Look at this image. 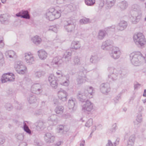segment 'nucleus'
I'll return each mask as SVG.
<instances>
[{
	"mask_svg": "<svg viewBox=\"0 0 146 146\" xmlns=\"http://www.w3.org/2000/svg\"><path fill=\"white\" fill-rule=\"evenodd\" d=\"M9 15L7 14H3L0 15V21L2 23H4L5 22L7 21Z\"/></svg>",
	"mask_w": 146,
	"mask_h": 146,
	"instance_id": "nucleus-35",
	"label": "nucleus"
},
{
	"mask_svg": "<svg viewBox=\"0 0 146 146\" xmlns=\"http://www.w3.org/2000/svg\"><path fill=\"white\" fill-rule=\"evenodd\" d=\"M90 79L84 78L83 77H80L78 76L76 79V81L77 84L81 85L85 83L86 82L90 81Z\"/></svg>",
	"mask_w": 146,
	"mask_h": 146,
	"instance_id": "nucleus-27",
	"label": "nucleus"
},
{
	"mask_svg": "<svg viewBox=\"0 0 146 146\" xmlns=\"http://www.w3.org/2000/svg\"><path fill=\"white\" fill-rule=\"evenodd\" d=\"M5 54L7 58L11 59L15 58L17 56L16 52L13 50L7 51L5 52Z\"/></svg>",
	"mask_w": 146,
	"mask_h": 146,
	"instance_id": "nucleus-23",
	"label": "nucleus"
},
{
	"mask_svg": "<svg viewBox=\"0 0 146 146\" xmlns=\"http://www.w3.org/2000/svg\"><path fill=\"white\" fill-rule=\"evenodd\" d=\"M117 128V124L115 123L112 125L111 128L109 129L110 132L111 133H114L116 131Z\"/></svg>",
	"mask_w": 146,
	"mask_h": 146,
	"instance_id": "nucleus-46",
	"label": "nucleus"
},
{
	"mask_svg": "<svg viewBox=\"0 0 146 146\" xmlns=\"http://www.w3.org/2000/svg\"><path fill=\"white\" fill-rule=\"evenodd\" d=\"M128 2L125 0L120 1L117 4L119 9L121 11L125 10L128 7Z\"/></svg>",
	"mask_w": 146,
	"mask_h": 146,
	"instance_id": "nucleus-20",
	"label": "nucleus"
},
{
	"mask_svg": "<svg viewBox=\"0 0 146 146\" xmlns=\"http://www.w3.org/2000/svg\"><path fill=\"white\" fill-rule=\"evenodd\" d=\"M63 63L61 57L57 56L54 58L51 62V64L53 66H60Z\"/></svg>",
	"mask_w": 146,
	"mask_h": 146,
	"instance_id": "nucleus-18",
	"label": "nucleus"
},
{
	"mask_svg": "<svg viewBox=\"0 0 146 146\" xmlns=\"http://www.w3.org/2000/svg\"><path fill=\"white\" fill-rule=\"evenodd\" d=\"M64 127L62 125H60L58 128V132L59 133H61L63 132Z\"/></svg>",
	"mask_w": 146,
	"mask_h": 146,
	"instance_id": "nucleus-58",
	"label": "nucleus"
},
{
	"mask_svg": "<svg viewBox=\"0 0 146 146\" xmlns=\"http://www.w3.org/2000/svg\"><path fill=\"white\" fill-rule=\"evenodd\" d=\"M85 3L88 6H92L95 3V0H85Z\"/></svg>",
	"mask_w": 146,
	"mask_h": 146,
	"instance_id": "nucleus-45",
	"label": "nucleus"
},
{
	"mask_svg": "<svg viewBox=\"0 0 146 146\" xmlns=\"http://www.w3.org/2000/svg\"><path fill=\"white\" fill-rule=\"evenodd\" d=\"M113 41L110 39L106 40L103 42L101 46V48L105 50H110L113 48Z\"/></svg>",
	"mask_w": 146,
	"mask_h": 146,
	"instance_id": "nucleus-12",
	"label": "nucleus"
},
{
	"mask_svg": "<svg viewBox=\"0 0 146 146\" xmlns=\"http://www.w3.org/2000/svg\"><path fill=\"white\" fill-rule=\"evenodd\" d=\"M93 123V121L92 119L90 118L86 122L85 126L87 127H89L92 125Z\"/></svg>",
	"mask_w": 146,
	"mask_h": 146,
	"instance_id": "nucleus-49",
	"label": "nucleus"
},
{
	"mask_svg": "<svg viewBox=\"0 0 146 146\" xmlns=\"http://www.w3.org/2000/svg\"><path fill=\"white\" fill-rule=\"evenodd\" d=\"M56 74L58 79H60V78H62L65 76L63 74L61 71L60 70L57 71L56 72Z\"/></svg>",
	"mask_w": 146,
	"mask_h": 146,
	"instance_id": "nucleus-48",
	"label": "nucleus"
},
{
	"mask_svg": "<svg viewBox=\"0 0 146 146\" xmlns=\"http://www.w3.org/2000/svg\"><path fill=\"white\" fill-rule=\"evenodd\" d=\"M101 92L103 94H107L110 91V86L109 84L106 83H102L100 86Z\"/></svg>",
	"mask_w": 146,
	"mask_h": 146,
	"instance_id": "nucleus-17",
	"label": "nucleus"
},
{
	"mask_svg": "<svg viewBox=\"0 0 146 146\" xmlns=\"http://www.w3.org/2000/svg\"><path fill=\"white\" fill-rule=\"evenodd\" d=\"M31 91L33 93L36 94H39L42 92L41 86L39 83L34 84L32 86Z\"/></svg>",
	"mask_w": 146,
	"mask_h": 146,
	"instance_id": "nucleus-13",
	"label": "nucleus"
},
{
	"mask_svg": "<svg viewBox=\"0 0 146 146\" xmlns=\"http://www.w3.org/2000/svg\"><path fill=\"white\" fill-rule=\"evenodd\" d=\"M59 26L58 25H55L48 26L47 28L48 31H51L55 33H56L57 32L58 29L59 28Z\"/></svg>",
	"mask_w": 146,
	"mask_h": 146,
	"instance_id": "nucleus-37",
	"label": "nucleus"
},
{
	"mask_svg": "<svg viewBox=\"0 0 146 146\" xmlns=\"http://www.w3.org/2000/svg\"><path fill=\"white\" fill-rule=\"evenodd\" d=\"M80 22L82 24H87L89 22V19H88L84 18L80 19Z\"/></svg>",
	"mask_w": 146,
	"mask_h": 146,
	"instance_id": "nucleus-50",
	"label": "nucleus"
},
{
	"mask_svg": "<svg viewBox=\"0 0 146 146\" xmlns=\"http://www.w3.org/2000/svg\"><path fill=\"white\" fill-rule=\"evenodd\" d=\"M48 120L51 125H56L58 121L57 116L56 115H52L48 118Z\"/></svg>",
	"mask_w": 146,
	"mask_h": 146,
	"instance_id": "nucleus-22",
	"label": "nucleus"
},
{
	"mask_svg": "<svg viewBox=\"0 0 146 146\" xmlns=\"http://www.w3.org/2000/svg\"><path fill=\"white\" fill-rule=\"evenodd\" d=\"M62 117L64 118L67 119L70 118L71 116L69 113H67L66 114H63L62 115Z\"/></svg>",
	"mask_w": 146,
	"mask_h": 146,
	"instance_id": "nucleus-59",
	"label": "nucleus"
},
{
	"mask_svg": "<svg viewBox=\"0 0 146 146\" xmlns=\"http://www.w3.org/2000/svg\"><path fill=\"white\" fill-rule=\"evenodd\" d=\"M100 58L96 54H93L91 55L90 58V61L93 64L97 63L100 60Z\"/></svg>",
	"mask_w": 146,
	"mask_h": 146,
	"instance_id": "nucleus-28",
	"label": "nucleus"
},
{
	"mask_svg": "<svg viewBox=\"0 0 146 146\" xmlns=\"http://www.w3.org/2000/svg\"><path fill=\"white\" fill-rule=\"evenodd\" d=\"M86 89L79 92L77 97L79 100L82 102L86 101L85 103L82 106V110L84 112H91L94 109V105L90 101L87 100L88 98L92 97L93 88L91 86H88Z\"/></svg>",
	"mask_w": 146,
	"mask_h": 146,
	"instance_id": "nucleus-1",
	"label": "nucleus"
},
{
	"mask_svg": "<svg viewBox=\"0 0 146 146\" xmlns=\"http://www.w3.org/2000/svg\"><path fill=\"white\" fill-rule=\"evenodd\" d=\"M74 64V65H79L80 64V59L78 56H76L73 58Z\"/></svg>",
	"mask_w": 146,
	"mask_h": 146,
	"instance_id": "nucleus-47",
	"label": "nucleus"
},
{
	"mask_svg": "<svg viewBox=\"0 0 146 146\" xmlns=\"http://www.w3.org/2000/svg\"><path fill=\"white\" fill-rule=\"evenodd\" d=\"M116 1V0H106V4L108 8H111L114 5Z\"/></svg>",
	"mask_w": 146,
	"mask_h": 146,
	"instance_id": "nucleus-32",
	"label": "nucleus"
},
{
	"mask_svg": "<svg viewBox=\"0 0 146 146\" xmlns=\"http://www.w3.org/2000/svg\"><path fill=\"white\" fill-rule=\"evenodd\" d=\"M58 96L60 100L65 102L67 100L68 94L65 90L61 89L58 92Z\"/></svg>",
	"mask_w": 146,
	"mask_h": 146,
	"instance_id": "nucleus-16",
	"label": "nucleus"
},
{
	"mask_svg": "<svg viewBox=\"0 0 146 146\" xmlns=\"http://www.w3.org/2000/svg\"><path fill=\"white\" fill-rule=\"evenodd\" d=\"M127 23L125 21H121L116 27V30L118 31H122L125 29L127 26Z\"/></svg>",
	"mask_w": 146,
	"mask_h": 146,
	"instance_id": "nucleus-21",
	"label": "nucleus"
},
{
	"mask_svg": "<svg viewBox=\"0 0 146 146\" xmlns=\"http://www.w3.org/2000/svg\"><path fill=\"white\" fill-rule=\"evenodd\" d=\"M135 139V137L134 135H132L130 136L127 141V146H133Z\"/></svg>",
	"mask_w": 146,
	"mask_h": 146,
	"instance_id": "nucleus-33",
	"label": "nucleus"
},
{
	"mask_svg": "<svg viewBox=\"0 0 146 146\" xmlns=\"http://www.w3.org/2000/svg\"><path fill=\"white\" fill-rule=\"evenodd\" d=\"M72 52H66L63 56V57L65 58L66 61H69L71 59Z\"/></svg>",
	"mask_w": 146,
	"mask_h": 146,
	"instance_id": "nucleus-39",
	"label": "nucleus"
},
{
	"mask_svg": "<svg viewBox=\"0 0 146 146\" xmlns=\"http://www.w3.org/2000/svg\"><path fill=\"white\" fill-rule=\"evenodd\" d=\"M87 72V70L83 69L82 70L80 71L78 73V76L80 77H83L84 78L89 79L88 77L86 76V74Z\"/></svg>",
	"mask_w": 146,
	"mask_h": 146,
	"instance_id": "nucleus-34",
	"label": "nucleus"
},
{
	"mask_svg": "<svg viewBox=\"0 0 146 146\" xmlns=\"http://www.w3.org/2000/svg\"><path fill=\"white\" fill-rule=\"evenodd\" d=\"M37 53L39 58L41 60H44L47 57V53L44 50L42 49L39 50L37 52Z\"/></svg>",
	"mask_w": 146,
	"mask_h": 146,
	"instance_id": "nucleus-24",
	"label": "nucleus"
},
{
	"mask_svg": "<svg viewBox=\"0 0 146 146\" xmlns=\"http://www.w3.org/2000/svg\"><path fill=\"white\" fill-rule=\"evenodd\" d=\"M135 120L138 121L139 122H141L142 121V116L141 114L138 115L136 117Z\"/></svg>",
	"mask_w": 146,
	"mask_h": 146,
	"instance_id": "nucleus-57",
	"label": "nucleus"
},
{
	"mask_svg": "<svg viewBox=\"0 0 146 146\" xmlns=\"http://www.w3.org/2000/svg\"><path fill=\"white\" fill-rule=\"evenodd\" d=\"M141 122H139V121H137L135 120L133 121V123L135 126L137 127H139L140 126V124Z\"/></svg>",
	"mask_w": 146,
	"mask_h": 146,
	"instance_id": "nucleus-62",
	"label": "nucleus"
},
{
	"mask_svg": "<svg viewBox=\"0 0 146 146\" xmlns=\"http://www.w3.org/2000/svg\"><path fill=\"white\" fill-rule=\"evenodd\" d=\"M120 99L121 96L119 94L114 98L113 99L114 102L115 103H117L119 101Z\"/></svg>",
	"mask_w": 146,
	"mask_h": 146,
	"instance_id": "nucleus-56",
	"label": "nucleus"
},
{
	"mask_svg": "<svg viewBox=\"0 0 146 146\" xmlns=\"http://www.w3.org/2000/svg\"><path fill=\"white\" fill-rule=\"evenodd\" d=\"M141 85V84L139 83H137L136 84H135L134 85V89L135 90L138 89L140 88Z\"/></svg>",
	"mask_w": 146,
	"mask_h": 146,
	"instance_id": "nucleus-63",
	"label": "nucleus"
},
{
	"mask_svg": "<svg viewBox=\"0 0 146 146\" xmlns=\"http://www.w3.org/2000/svg\"><path fill=\"white\" fill-rule=\"evenodd\" d=\"M104 4V0H100V3L99 4V7L102 8L103 7Z\"/></svg>",
	"mask_w": 146,
	"mask_h": 146,
	"instance_id": "nucleus-61",
	"label": "nucleus"
},
{
	"mask_svg": "<svg viewBox=\"0 0 146 146\" xmlns=\"http://www.w3.org/2000/svg\"><path fill=\"white\" fill-rule=\"evenodd\" d=\"M5 138L3 134L0 135V145H2L5 142Z\"/></svg>",
	"mask_w": 146,
	"mask_h": 146,
	"instance_id": "nucleus-52",
	"label": "nucleus"
},
{
	"mask_svg": "<svg viewBox=\"0 0 146 146\" xmlns=\"http://www.w3.org/2000/svg\"><path fill=\"white\" fill-rule=\"evenodd\" d=\"M64 27L65 30L68 33H71L74 31L76 25L71 20H67L64 23Z\"/></svg>",
	"mask_w": 146,
	"mask_h": 146,
	"instance_id": "nucleus-8",
	"label": "nucleus"
},
{
	"mask_svg": "<svg viewBox=\"0 0 146 146\" xmlns=\"http://www.w3.org/2000/svg\"><path fill=\"white\" fill-rule=\"evenodd\" d=\"M106 34L107 33L105 30H100L99 31L97 36L98 39L100 40H102L104 38Z\"/></svg>",
	"mask_w": 146,
	"mask_h": 146,
	"instance_id": "nucleus-29",
	"label": "nucleus"
},
{
	"mask_svg": "<svg viewBox=\"0 0 146 146\" xmlns=\"http://www.w3.org/2000/svg\"><path fill=\"white\" fill-rule=\"evenodd\" d=\"M133 40L135 44L140 46H143L146 43V39L143 33H136L133 36Z\"/></svg>",
	"mask_w": 146,
	"mask_h": 146,
	"instance_id": "nucleus-6",
	"label": "nucleus"
},
{
	"mask_svg": "<svg viewBox=\"0 0 146 146\" xmlns=\"http://www.w3.org/2000/svg\"><path fill=\"white\" fill-rule=\"evenodd\" d=\"M48 81L50 86L53 88H57L58 83L57 82L56 78L53 74L50 75L48 77Z\"/></svg>",
	"mask_w": 146,
	"mask_h": 146,
	"instance_id": "nucleus-14",
	"label": "nucleus"
},
{
	"mask_svg": "<svg viewBox=\"0 0 146 146\" xmlns=\"http://www.w3.org/2000/svg\"><path fill=\"white\" fill-rule=\"evenodd\" d=\"M64 9L63 8L58 10L54 8H50L46 11L44 16L46 19L52 21L59 18L61 16V13L63 12Z\"/></svg>",
	"mask_w": 146,
	"mask_h": 146,
	"instance_id": "nucleus-2",
	"label": "nucleus"
},
{
	"mask_svg": "<svg viewBox=\"0 0 146 146\" xmlns=\"http://www.w3.org/2000/svg\"><path fill=\"white\" fill-rule=\"evenodd\" d=\"M70 77L68 75H65L62 78L58 79L59 84L63 86H68L70 84Z\"/></svg>",
	"mask_w": 146,
	"mask_h": 146,
	"instance_id": "nucleus-15",
	"label": "nucleus"
},
{
	"mask_svg": "<svg viewBox=\"0 0 146 146\" xmlns=\"http://www.w3.org/2000/svg\"><path fill=\"white\" fill-rule=\"evenodd\" d=\"M15 76L13 74L7 73L3 74L1 78V81L2 83L7 82H12L14 80Z\"/></svg>",
	"mask_w": 146,
	"mask_h": 146,
	"instance_id": "nucleus-11",
	"label": "nucleus"
},
{
	"mask_svg": "<svg viewBox=\"0 0 146 146\" xmlns=\"http://www.w3.org/2000/svg\"><path fill=\"white\" fill-rule=\"evenodd\" d=\"M65 0H56V3L58 4H61L64 3Z\"/></svg>",
	"mask_w": 146,
	"mask_h": 146,
	"instance_id": "nucleus-64",
	"label": "nucleus"
},
{
	"mask_svg": "<svg viewBox=\"0 0 146 146\" xmlns=\"http://www.w3.org/2000/svg\"><path fill=\"white\" fill-rule=\"evenodd\" d=\"M23 129L29 135L31 134V130L28 127L26 123L25 122L23 123Z\"/></svg>",
	"mask_w": 146,
	"mask_h": 146,
	"instance_id": "nucleus-43",
	"label": "nucleus"
},
{
	"mask_svg": "<svg viewBox=\"0 0 146 146\" xmlns=\"http://www.w3.org/2000/svg\"><path fill=\"white\" fill-rule=\"evenodd\" d=\"M24 58L26 63L28 65L33 64L35 58L33 54L30 52H27L24 54Z\"/></svg>",
	"mask_w": 146,
	"mask_h": 146,
	"instance_id": "nucleus-9",
	"label": "nucleus"
},
{
	"mask_svg": "<svg viewBox=\"0 0 146 146\" xmlns=\"http://www.w3.org/2000/svg\"><path fill=\"white\" fill-rule=\"evenodd\" d=\"M3 56L2 53L0 52V65H2L4 63Z\"/></svg>",
	"mask_w": 146,
	"mask_h": 146,
	"instance_id": "nucleus-54",
	"label": "nucleus"
},
{
	"mask_svg": "<svg viewBox=\"0 0 146 146\" xmlns=\"http://www.w3.org/2000/svg\"><path fill=\"white\" fill-rule=\"evenodd\" d=\"M131 9L133 11H134L132 16V21L133 23H136L141 18L142 15L141 8L139 5L135 4L132 5Z\"/></svg>",
	"mask_w": 146,
	"mask_h": 146,
	"instance_id": "nucleus-3",
	"label": "nucleus"
},
{
	"mask_svg": "<svg viewBox=\"0 0 146 146\" xmlns=\"http://www.w3.org/2000/svg\"><path fill=\"white\" fill-rule=\"evenodd\" d=\"M45 74L44 72L43 71H36L35 72L34 76L36 78H39Z\"/></svg>",
	"mask_w": 146,
	"mask_h": 146,
	"instance_id": "nucleus-40",
	"label": "nucleus"
},
{
	"mask_svg": "<svg viewBox=\"0 0 146 146\" xmlns=\"http://www.w3.org/2000/svg\"><path fill=\"white\" fill-rule=\"evenodd\" d=\"M66 8L69 9L71 11H73L74 9L73 5L72 3L68 5Z\"/></svg>",
	"mask_w": 146,
	"mask_h": 146,
	"instance_id": "nucleus-60",
	"label": "nucleus"
},
{
	"mask_svg": "<svg viewBox=\"0 0 146 146\" xmlns=\"http://www.w3.org/2000/svg\"><path fill=\"white\" fill-rule=\"evenodd\" d=\"M37 129L40 130L42 129L44 127V123L42 121H39L35 124Z\"/></svg>",
	"mask_w": 146,
	"mask_h": 146,
	"instance_id": "nucleus-38",
	"label": "nucleus"
},
{
	"mask_svg": "<svg viewBox=\"0 0 146 146\" xmlns=\"http://www.w3.org/2000/svg\"><path fill=\"white\" fill-rule=\"evenodd\" d=\"M109 74L108 77L112 81H115L122 76V72L119 68H115L113 67L108 68Z\"/></svg>",
	"mask_w": 146,
	"mask_h": 146,
	"instance_id": "nucleus-5",
	"label": "nucleus"
},
{
	"mask_svg": "<svg viewBox=\"0 0 146 146\" xmlns=\"http://www.w3.org/2000/svg\"><path fill=\"white\" fill-rule=\"evenodd\" d=\"M27 100L30 104L35 103L37 99L35 95L31 94L27 98Z\"/></svg>",
	"mask_w": 146,
	"mask_h": 146,
	"instance_id": "nucleus-31",
	"label": "nucleus"
},
{
	"mask_svg": "<svg viewBox=\"0 0 146 146\" xmlns=\"http://www.w3.org/2000/svg\"><path fill=\"white\" fill-rule=\"evenodd\" d=\"M130 59L131 63L135 66L140 65L141 62L145 59V58L139 52H134L130 55Z\"/></svg>",
	"mask_w": 146,
	"mask_h": 146,
	"instance_id": "nucleus-4",
	"label": "nucleus"
},
{
	"mask_svg": "<svg viewBox=\"0 0 146 146\" xmlns=\"http://www.w3.org/2000/svg\"><path fill=\"white\" fill-rule=\"evenodd\" d=\"M81 46V44L79 41L74 40L72 42L71 44V48L77 50L80 49Z\"/></svg>",
	"mask_w": 146,
	"mask_h": 146,
	"instance_id": "nucleus-26",
	"label": "nucleus"
},
{
	"mask_svg": "<svg viewBox=\"0 0 146 146\" xmlns=\"http://www.w3.org/2000/svg\"><path fill=\"white\" fill-rule=\"evenodd\" d=\"M105 30L106 31L109 32H115V31H117L116 30V27L115 25H113L111 26L108 27L105 29Z\"/></svg>",
	"mask_w": 146,
	"mask_h": 146,
	"instance_id": "nucleus-41",
	"label": "nucleus"
},
{
	"mask_svg": "<svg viewBox=\"0 0 146 146\" xmlns=\"http://www.w3.org/2000/svg\"><path fill=\"white\" fill-rule=\"evenodd\" d=\"M75 99L71 98L68 100V106L69 109L71 110L72 111H75L76 108L74 107Z\"/></svg>",
	"mask_w": 146,
	"mask_h": 146,
	"instance_id": "nucleus-25",
	"label": "nucleus"
},
{
	"mask_svg": "<svg viewBox=\"0 0 146 146\" xmlns=\"http://www.w3.org/2000/svg\"><path fill=\"white\" fill-rule=\"evenodd\" d=\"M17 138L19 140H22L24 138V135L23 133H18L16 135Z\"/></svg>",
	"mask_w": 146,
	"mask_h": 146,
	"instance_id": "nucleus-51",
	"label": "nucleus"
},
{
	"mask_svg": "<svg viewBox=\"0 0 146 146\" xmlns=\"http://www.w3.org/2000/svg\"><path fill=\"white\" fill-rule=\"evenodd\" d=\"M21 17L26 19H29L30 18V16L27 11H24L22 12Z\"/></svg>",
	"mask_w": 146,
	"mask_h": 146,
	"instance_id": "nucleus-44",
	"label": "nucleus"
},
{
	"mask_svg": "<svg viewBox=\"0 0 146 146\" xmlns=\"http://www.w3.org/2000/svg\"><path fill=\"white\" fill-rule=\"evenodd\" d=\"M44 138L45 141L48 143H52L55 140L54 135L49 133L45 134Z\"/></svg>",
	"mask_w": 146,
	"mask_h": 146,
	"instance_id": "nucleus-19",
	"label": "nucleus"
},
{
	"mask_svg": "<svg viewBox=\"0 0 146 146\" xmlns=\"http://www.w3.org/2000/svg\"><path fill=\"white\" fill-rule=\"evenodd\" d=\"M5 108L8 111L11 110L13 108V107L9 103L6 104L5 105Z\"/></svg>",
	"mask_w": 146,
	"mask_h": 146,
	"instance_id": "nucleus-53",
	"label": "nucleus"
},
{
	"mask_svg": "<svg viewBox=\"0 0 146 146\" xmlns=\"http://www.w3.org/2000/svg\"><path fill=\"white\" fill-rule=\"evenodd\" d=\"M33 42L36 45H38L41 43L42 40L41 38L37 35H36L31 38Z\"/></svg>",
	"mask_w": 146,
	"mask_h": 146,
	"instance_id": "nucleus-30",
	"label": "nucleus"
},
{
	"mask_svg": "<svg viewBox=\"0 0 146 146\" xmlns=\"http://www.w3.org/2000/svg\"><path fill=\"white\" fill-rule=\"evenodd\" d=\"M14 68L17 72L20 74H24L27 69V68L23 64V62L20 60L16 61L15 62Z\"/></svg>",
	"mask_w": 146,
	"mask_h": 146,
	"instance_id": "nucleus-7",
	"label": "nucleus"
},
{
	"mask_svg": "<svg viewBox=\"0 0 146 146\" xmlns=\"http://www.w3.org/2000/svg\"><path fill=\"white\" fill-rule=\"evenodd\" d=\"M110 56L114 59L119 58L121 54L120 49L117 47L113 46L111 52L110 53Z\"/></svg>",
	"mask_w": 146,
	"mask_h": 146,
	"instance_id": "nucleus-10",
	"label": "nucleus"
},
{
	"mask_svg": "<svg viewBox=\"0 0 146 146\" xmlns=\"http://www.w3.org/2000/svg\"><path fill=\"white\" fill-rule=\"evenodd\" d=\"M3 42V38L2 36H0V48H3L4 45Z\"/></svg>",
	"mask_w": 146,
	"mask_h": 146,
	"instance_id": "nucleus-55",
	"label": "nucleus"
},
{
	"mask_svg": "<svg viewBox=\"0 0 146 146\" xmlns=\"http://www.w3.org/2000/svg\"><path fill=\"white\" fill-rule=\"evenodd\" d=\"M64 108L63 106H58L56 107L54 110L55 111L57 114H61L64 111Z\"/></svg>",
	"mask_w": 146,
	"mask_h": 146,
	"instance_id": "nucleus-36",
	"label": "nucleus"
},
{
	"mask_svg": "<svg viewBox=\"0 0 146 146\" xmlns=\"http://www.w3.org/2000/svg\"><path fill=\"white\" fill-rule=\"evenodd\" d=\"M119 143V140L117 139L114 143H113L110 140L108 141V142L106 144V146H116Z\"/></svg>",
	"mask_w": 146,
	"mask_h": 146,
	"instance_id": "nucleus-42",
	"label": "nucleus"
}]
</instances>
